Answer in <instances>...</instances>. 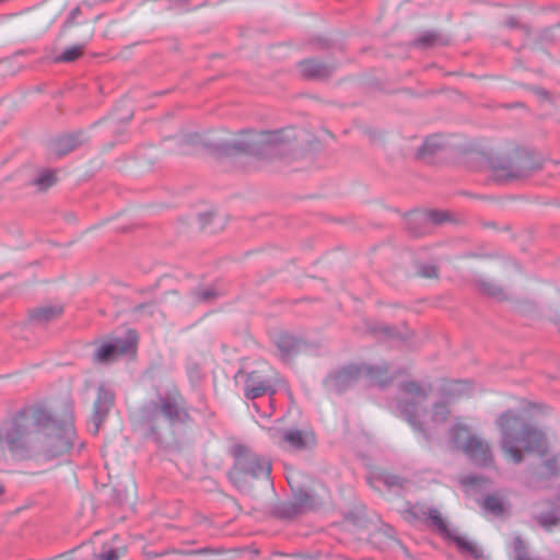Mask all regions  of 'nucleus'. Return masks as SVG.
<instances>
[{"label": "nucleus", "mask_w": 560, "mask_h": 560, "mask_svg": "<svg viewBox=\"0 0 560 560\" xmlns=\"http://www.w3.org/2000/svg\"><path fill=\"white\" fill-rule=\"evenodd\" d=\"M430 388L418 385L413 382L405 383L400 388V399L397 402V409L400 416L425 438L435 435L445 424L450 415L447 404L455 398L465 395L468 390V384L465 382H452L444 389L441 401L434 404L431 412H427L422 407L427 400Z\"/></svg>", "instance_id": "obj_1"}, {"label": "nucleus", "mask_w": 560, "mask_h": 560, "mask_svg": "<svg viewBox=\"0 0 560 560\" xmlns=\"http://www.w3.org/2000/svg\"><path fill=\"white\" fill-rule=\"evenodd\" d=\"M497 423L501 431V448L515 464L523 459L522 450L538 455L546 453L547 439L545 433L530 427H522V431L517 433L521 419L513 411L503 412Z\"/></svg>", "instance_id": "obj_2"}, {"label": "nucleus", "mask_w": 560, "mask_h": 560, "mask_svg": "<svg viewBox=\"0 0 560 560\" xmlns=\"http://www.w3.org/2000/svg\"><path fill=\"white\" fill-rule=\"evenodd\" d=\"M287 148L280 132H246L240 139L223 143L222 154L246 153L258 159L280 156Z\"/></svg>", "instance_id": "obj_3"}, {"label": "nucleus", "mask_w": 560, "mask_h": 560, "mask_svg": "<svg viewBox=\"0 0 560 560\" xmlns=\"http://www.w3.org/2000/svg\"><path fill=\"white\" fill-rule=\"evenodd\" d=\"M37 418L23 415L4 421L0 425V446L15 455L25 454L36 442Z\"/></svg>", "instance_id": "obj_4"}, {"label": "nucleus", "mask_w": 560, "mask_h": 560, "mask_svg": "<svg viewBox=\"0 0 560 560\" xmlns=\"http://www.w3.org/2000/svg\"><path fill=\"white\" fill-rule=\"evenodd\" d=\"M74 430L71 424L59 427L49 417L42 422L36 421V443L47 458H54L67 453L73 446Z\"/></svg>", "instance_id": "obj_5"}, {"label": "nucleus", "mask_w": 560, "mask_h": 560, "mask_svg": "<svg viewBox=\"0 0 560 560\" xmlns=\"http://www.w3.org/2000/svg\"><path fill=\"white\" fill-rule=\"evenodd\" d=\"M450 442L478 466H488L492 463V454L489 444L471 435L468 428L459 421H455L450 428Z\"/></svg>", "instance_id": "obj_6"}, {"label": "nucleus", "mask_w": 560, "mask_h": 560, "mask_svg": "<svg viewBox=\"0 0 560 560\" xmlns=\"http://www.w3.org/2000/svg\"><path fill=\"white\" fill-rule=\"evenodd\" d=\"M390 380L384 366L351 364L338 371L331 378V383L337 390H342L359 381H363L368 386L384 387Z\"/></svg>", "instance_id": "obj_7"}, {"label": "nucleus", "mask_w": 560, "mask_h": 560, "mask_svg": "<svg viewBox=\"0 0 560 560\" xmlns=\"http://www.w3.org/2000/svg\"><path fill=\"white\" fill-rule=\"evenodd\" d=\"M268 434L275 444L284 450L302 451L315 444V436L311 431L271 427Z\"/></svg>", "instance_id": "obj_8"}, {"label": "nucleus", "mask_w": 560, "mask_h": 560, "mask_svg": "<svg viewBox=\"0 0 560 560\" xmlns=\"http://www.w3.org/2000/svg\"><path fill=\"white\" fill-rule=\"evenodd\" d=\"M138 336L136 331L129 329L124 339L115 338L101 343L94 352V361L106 363L114 361L120 355L131 353L135 351Z\"/></svg>", "instance_id": "obj_9"}, {"label": "nucleus", "mask_w": 560, "mask_h": 560, "mask_svg": "<svg viewBox=\"0 0 560 560\" xmlns=\"http://www.w3.org/2000/svg\"><path fill=\"white\" fill-rule=\"evenodd\" d=\"M429 517L444 536L452 539L456 544L457 548L462 552L469 553L474 558L481 557L482 552L478 548V546L475 545V542L460 536L455 529H452V530L448 529L445 521L442 518V516L438 510H430Z\"/></svg>", "instance_id": "obj_10"}, {"label": "nucleus", "mask_w": 560, "mask_h": 560, "mask_svg": "<svg viewBox=\"0 0 560 560\" xmlns=\"http://www.w3.org/2000/svg\"><path fill=\"white\" fill-rule=\"evenodd\" d=\"M276 392V382L268 375H261L260 372L254 371L247 374L245 381V397L256 399L266 394L273 395Z\"/></svg>", "instance_id": "obj_11"}, {"label": "nucleus", "mask_w": 560, "mask_h": 560, "mask_svg": "<svg viewBox=\"0 0 560 560\" xmlns=\"http://www.w3.org/2000/svg\"><path fill=\"white\" fill-rule=\"evenodd\" d=\"M148 416L155 420L160 413L165 416L170 421L180 419V410L175 398L162 399L161 405L152 404L147 409Z\"/></svg>", "instance_id": "obj_12"}, {"label": "nucleus", "mask_w": 560, "mask_h": 560, "mask_svg": "<svg viewBox=\"0 0 560 560\" xmlns=\"http://www.w3.org/2000/svg\"><path fill=\"white\" fill-rule=\"evenodd\" d=\"M114 400V395L112 392L107 390L104 387H100L98 395L94 404V415H93V422H94V432L98 431V428L109 411Z\"/></svg>", "instance_id": "obj_13"}, {"label": "nucleus", "mask_w": 560, "mask_h": 560, "mask_svg": "<svg viewBox=\"0 0 560 560\" xmlns=\"http://www.w3.org/2000/svg\"><path fill=\"white\" fill-rule=\"evenodd\" d=\"M242 468L253 477H268L270 474V463L256 455L248 457L245 464H242Z\"/></svg>", "instance_id": "obj_14"}, {"label": "nucleus", "mask_w": 560, "mask_h": 560, "mask_svg": "<svg viewBox=\"0 0 560 560\" xmlns=\"http://www.w3.org/2000/svg\"><path fill=\"white\" fill-rule=\"evenodd\" d=\"M299 72L306 78H322L327 75L326 66L314 59H306L298 65Z\"/></svg>", "instance_id": "obj_15"}, {"label": "nucleus", "mask_w": 560, "mask_h": 560, "mask_svg": "<svg viewBox=\"0 0 560 560\" xmlns=\"http://www.w3.org/2000/svg\"><path fill=\"white\" fill-rule=\"evenodd\" d=\"M299 341L290 335H281L277 339V347L281 353L282 359H289L299 349Z\"/></svg>", "instance_id": "obj_16"}, {"label": "nucleus", "mask_w": 560, "mask_h": 560, "mask_svg": "<svg viewBox=\"0 0 560 560\" xmlns=\"http://www.w3.org/2000/svg\"><path fill=\"white\" fill-rule=\"evenodd\" d=\"M482 508L486 512L493 516H501L504 513V502L497 495H488L482 502Z\"/></svg>", "instance_id": "obj_17"}, {"label": "nucleus", "mask_w": 560, "mask_h": 560, "mask_svg": "<svg viewBox=\"0 0 560 560\" xmlns=\"http://www.w3.org/2000/svg\"><path fill=\"white\" fill-rule=\"evenodd\" d=\"M125 555L122 547H112L104 545L98 553L94 555V560H119Z\"/></svg>", "instance_id": "obj_18"}, {"label": "nucleus", "mask_w": 560, "mask_h": 560, "mask_svg": "<svg viewBox=\"0 0 560 560\" xmlns=\"http://www.w3.org/2000/svg\"><path fill=\"white\" fill-rule=\"evenodd\" d=\"M409 220L415 221V222L429 221L434 224H439L446 220V214L443 212H439V211H429L425 214L412 213L409 217Z\"/></svg>", "instance_id": "obj_19"}, {"label": "nucleus", "mask_w": 560, "mask_h": 560, "mask_svg": "<svg viewBox=\"0 0 560 560\" xmlns=\"http://www.w3.org/2000/svg\"><path fill=\"white\" fill-rule=\"evenodd\" d=\"M56 183L55 173L49 170L40 172L34 179L33 184L39 189L45 190Z\"/></svg>", "instance_id": "obj_20"}, {"label": "nucleus", "mask_w": 560, "mask_h": 560, "mask_svg": "<svg viewBox=\"0 0 560 560\" xmlns=\"http://www.w3.org/2000/svg\"><path fill=\"white\" fill-rule=\"evenodd\" d=\"M83 50H84V45L83 44H79V45H73V46L67 47L62 51V54L57 57V60L58 61H62V62L73 61V60H75L77 58H79L82 55Z\"/></svg>", "instance_id": "obj_21"}, {"label": "nucleus", "mask_w": 560, "mask_h": 560, "mask_svg": "<svg viewBox=\"0 0 560 560\" xmlns=\"http://www.w3.org/2000/svg\"><path fill=\"white\" fill-rule=\"evenodd\" d=\"M61 313V307L48 306L43 307L34 313V319L37 322H48Z\"/></svg>", "instance_id": "obj_22"}, {"label": "nucleus", "mask_w": 560, "mask_h": 560, "mask_svg": "<svg viewBox=\"0 0 560 560\" xmlns=\"http://www.w3.org/2000/svg\"><path fill=\"white\" fill-rule=\"evenodd\" d=\"M539 524L546 529H551L553 526L560 525V515L553 512L544 514L539 517Z\"/></svg>", "instance_id": "obj_23"}, {"label": "nucleus", "mask_w": 560, "mask_h": 560, "mask_svg": "<svg viewBox=\"0 0 560 560\" xmlns=\"http://www.w3.org/2000/svg\"><path fill=\"white\" fill-rule=\"evenodd\" d=\"M441 147V143L439 140L434 137L428 138L422 147L419 149V154L421 156H424L425 154H432L434 153L439 148Z\"/></svg>", "instance_id": "obj_24"}, {"label": "nucleus", "mask_w": 560, "mask_h": 560, "mask_svg": "<svg viewBox=\"0 0 560 560\" xmlns=\"http://www.w3.org/2000/svg\"><path fill=\"white\" fill-rule=\"evenodd\" d=\"M546 474L557 475L560 472V455H555L545 463Z\"/></svg>", "instance_id": "obj_25"}, {"label": "nucleus", "mask_w": 560, "mask_h": 560, "mask_svg": "<svg viewBox=\"0 0 560 560\" xmlns=\"http://www.w3.org/2000/svg\"><path fill=\"white\" fill-rule=\"evenodd\" d=\"M419 275L424 278H433L436 276V269L431 265L421 266L419 269Z\"/></svg>", "instance_id": "obj_26"}, {"label": "nucleus", "mask_w": 560, "mask_h": 560, "mask_svg": "<svg viewBox=\"0 0 560 560\" xmlns=\"http://www.w3.org/2000/svg\"><path fill=\"white\" fill-rule=\"evenodd\" d=\"M483 290L491 296L500 299L502 295L501 289L492 283H485Z\"/></svg>", "instance_id": "obj_27"}, {"label": "nucleus", "mask_w": 560, "mask_h": 560, "mask_svg": "<svg viewBox=\"0 0 560 560\" xmlns=\"http://www.w3.org/2000/svg\"><path fill=\"white\" fill-rule=\"evenodd\" d=\"M479 481H480V478L475 475L466 476L460 479V483L464 487H471V488L477 486L479 483Z\"/></svg>", "instance_id": "obj_28"}, {"label": "nucleus", "mask_w": 560, "mask_h": 560, "mask_svg": "<svg viewBox=\"0 0 560 560\" xmlns=\"http://www.w3.org/2000/svg\"><path fill=\"white\" fill-rule=\"evenodd\" d=\"M212 296H214V292L212 290H203L202 292L199 293L198 300L208 301Z\"/></svg>", "instance_id": "obj_29"}, {"label": "nucleus", "mask_w": 560, "mask_h": 560, "mask_svg": "<svg viewBox=\"0 0 560 560\" xmlns=\"http://www.w3.org/2000/svg\"><path fill=\"white\" fill-rule=\"evenodd\" d=\"M386 483L388 486H395L398 485V479L394 476L386 478Z\"/></svg>", "instance_id": "obj_30"}, {"label": "nucleus", "mask_w": 560, "mask_h": 560, "mask_svg": "<svg viewBox=\"0 0 560 560\" xmlns=\"http://www.w3.org/2000/svg\"><path fill=\"white\" fill-rule=\"evenodd\" d=\"M497 177H506V178H510V177H512V175H511V174H502V175H501V174L497 173Z\"/></svg>", "instance_id": "obj_31"}, {"label": "nucleus", "mask_w": 560, "mask_h": 560, "mask_svg": "<svg viewBox=\"0 0 560 560\" xmlns=\"http://www.w3.org/2000/svg\"><path fill=\"white\" fill-rule=\"evenodd\" d=\"M3 492V488L2 486L0 485V494Z\"/></svg>", "instance_id": "obj_32"}, {"label": "nucleus", "mask_w": 560, "mask_h": 560, "mask_svg": "<svg viewBox=\"0 0 560 560\" xmlns=\"http://www.w3.org/2000/svg\"><path fill=\"white\" fill-rule=\"evenodd\" d=\"M559 328H560V323H559Z\"/></svg>", "instance_id": "obj_33"}]
</instances>
